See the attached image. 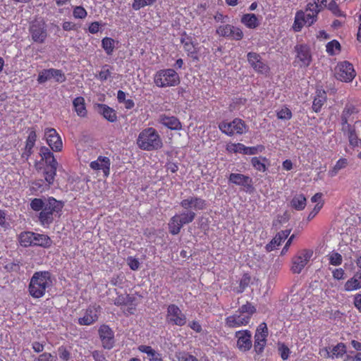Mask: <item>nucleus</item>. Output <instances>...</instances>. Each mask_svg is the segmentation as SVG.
<instances>
[{"label":"nucleus","instance_id":"obj_44","mask_svg":"<svg viewBox=\"0 0 361 361\" xmlns=\"http://www.w3.org/2000/svg\"><path fill=\"white\" fill-rule=\"evenodd\" d=\"M155 1L156 0H133L132 8L135 11H138L147 6L152 5Z\"/></svg>","mask_w":361,"mask_h":361},{"label":"nucleus","instance_id":"obj_50","mask_svg":"<svg viewBox=\"0 0 361 361\" xmlns=\"http://www.w3.org/2000/svg\"><path fill=\"white\" fill-rule=\"evenodd\" d=\"M329 263L334 266H338L342 264L343 258L341 255L338 252H332L329 256Z\"/></svg>","mask_w":361,"mask_h":361},{"label":"nucleus","instance_id":"obj_21","mask_svg":"<svg viewBox=\"0 0 361 361\" xmlns=\"http://www.w3.org/2000/svg\"><path fill=\"white\" fill-rule=\"evenodd\" d=\"M265 147L263 145H257L255 147H246L243 144L237 143L231 146L230 151L234 153H242L243 154L254 155L259 152H262Z\"/></svg>","mask_w":361,"mask_h":361},{"label":"nucleus","instance_id":"obj_7","mask_svg":"<svg viewBox=\"0 0 361 361\" xmlns=\"http://www.w3.org/2000/svg\"><path fill=\"white\" fill-rule=\"evenodd\" d=\"M153 79L154 84L161 88L174 87L180 83V77L178 73L172 68L158 71L154 74Z\"/></svg>","mask_w":361,"mask_h":361},{"label":"nucleus","instance_id":"obj_46","mask_svg":"<svg viewBox=\"0 0 361 361\" xmlns=\"http://www.w3.org/2000/svg\"><path fill=\"white\" fill-rule=\"evenodd\" d=\"M326 51L330 55H334L336 52L338 51H340L341 49V44L339 42L336 40H332L327 43L326 46Z\"/></svg>","mask_w":361,"mask_h":361},{"label":"nucleus","instance_id":"obj_14","mask_svg":"<svg viewBox=\"0 0 361 361\" xmlns=\"http://www.w3.org/2000/svg\"><path fill=\"white\" fill-rule=\"evenodd\" d=\"M237 338L236 346L240 351L245 353L250 350L252 346V333L249 330L238 331L235 334Z\"/></svg>","mask_w":361,"mask_h":361},{"label":"nucleus","instance_id":"obj_64","mask_svg":"<svg viewBox=\"0 0 361 361\" xmlns=\"http://www.w3.org/2000/svg\"><path fill=\"white\" fill-rule=\"evenodd\" d=\"M92 357L95 361H107L104 353L99 350L93 351Z\"/></svg>","mask_w":361,"mask_h":361},{"label":"nucleus","instance_id":"obj_1","mask_svg":"<svg viewBox=\"0 0 361 361\" xmlns=\"http://www.w3.org/2000/svg\"><path fill=\"white\" fill-rule=\"evenodd\" d=\"M180 205L183 212L172 216L168 224L169 231L172 235L178 234L184 225L192 223L196 217V212L206 209L207 203L202 197L192 195L183 199Z\"/></svg>","mask_w":361,"mask_h":361},{"label":"nucleus","instance_id":"obj_41","mask_svg":"<svg viewBox=\"0 0 361 361\" xmlns=\"http://www.w3.org/2000/svg\"><path fill=\"white\" fill-rule=\"evenodd\" d=\"M102 46L108 55H111L114 49V40L110 37H104L102 40Z\"/></svg>","mask_w":361,"mask_h":361},{"label":"nucleus","instance_id":"obj_56","mask_svg":"<svg viewBox=\"0 0 361 361\" xmlns=\"http://www.w3.org/2000/svg\"><path fill=\"white\" fill-rule=\"evenodd\" d=\"M347 136L348 137L349 143L351 146H358L360 140L357 137L355 130Z\"/></svg>","mask_w":361,"mask_h":361},{"label":"nucleus","instance_id":"obj_25","mask_svg":"<svg viewBox=\"0 0 361 361\" xmlns=\"http://www.w3.org/2000/svg\"><path fill=\"white\" fill-rule=\"evenodd\" d=\"M97 110L109 122L113 123L116 121L117 116L114 109L104 104H97Z\"/></svg>","mask_w":361,"mask_h":361},{"label":"nucleus","instance_id":"obj_26","mask_svg":"<svg viewBox=\"0 0 361 361\" xmlns=\"http://www.w3.org/2000/svg\"><path fill=\"white\" fill-rule=\"evenodd\" d=\"M159 122L171 130H178L182 128L180 122L175 116L161 115L159 117Z\"/></svg>","mask_w":361,"mask_h":361},{"label":"nucleus","instance_id":"obj_63","mask_svg":"<svg viewBox=\"0 0 361 361\" xmlns=\"http://www.w3.org/2000/svg\"><path fill=\"white\" fill-rule=\"evenodd\" d=\"M35 361H54V357L49 353L41 354Z\"/></svg>","mask_w":361,"mask_h":361},{"label":"nucleus","instance_id":"obj_24","mask_svg":"<svg viewBox=\"0 0 361 361\" xmlns=\"http://www.w3.org/2000/svg\"><path fill=\"white\" fill-rule=\"evenodd\" d=\"M37 140V134L35 130H31L26 140L24 151L22 153V158L27 160L33 152V147H35Z\"/></svg>","mask_w":361,"mask_h":361},{"label":"nucleus","instance_id":"obj_15","mask_svg":"<svg viewBox=\"0 0 361 361\" xmlns=\"http://www.w3.org/2000/svg\"><path fill=\"white\" fill-rule=\"evenodd\" d=\"M312 256V251L305 250L294 257L292 260L291 271L294 274H300Z\"/></svg>","mask_w":361,"mask_h":361},{"label":"nucleus","instance_id":"obj_57","mask_svg":"<svg viewBox=\"0 0 361 361\" xmlns=\"http://www.w3.org/2000/svg\"><path fill=\"white\" fill-rule=\"evenodd\" d=\"M59 357L63 361H68L70 359V353L64 347L61 346L59 348Z\"/></svg>","mask_w":361,"mask_h":361},{"label":"nucleus","instance_id":"obj_6","mask_svg":"<svg viewBox=\"0 0 361 361\" xmlns=\"http://www.w3.org/2000/svg\"><path fill=\"white\" fill-rule=\"evenodd\" d=\"M136 144L140 149L145 151L158 150L163 146L160 135L153 128L142 130L138 135Z\"/></svg>","mask_w":361,"mask_h":361},{"label":"nucleus","instance_id":"obj_3","mask_svg":"<svg viewBox=\"0 0 361 361\" xmlns=\"http://www.w3.org/2000/svg\"><path fill=\"white\" fill-rule=\"evenodd\" d=\"M53 286L51 274L47 271H36L33 274L28 285L29 294L33 298H42L47 290Z\"/></svg>","mask_w":361,"mask_h":361},{"label":"nucleus","instance_id":"obj_59","mask_svg":"<svg viewBox=\"0 0 361 361\" xmlns=\"http://www.w3.org/2000/svg\"><path fill=\"white\" fill-rule=\"evenodd\" d=\"M334 279L341 280L345 278V271L342 268L336 269L332 271Z\"/></svg>","mask_w":361,"mask_h":361},{"label":"nucleus","instance_id":"obj_33","mask_svg":"<svg viewBox=\"0 0 361 361\" xmlns=\"http://www.w3.org/2000/svg\"><path fill=\"white\" fill-rule=\"evenodd\" d=\"M306 198L302 194L294 196L290 201V206L296 210H302L306 206Z\"/></svg>","mask_w":361,"mask_h":361},{"label":"nucleus","instance_id":"obj_61","mask_svg":"<svg viewBox=\"0 0 361 361\" xmlns=\"http://www.w3.org/2000/svg\"><path fill=\"white\" fill-rule=\"evenodd\" d=\"M279 351L281 357L283 360H286L288 358L290 354V349L287 346H286L285 345H282L279 348Z\"/></svg>","mask_w":361,"mask_h":361},{"label":"nucleus","instance_id":"obj_17","mask_svg":"<svg viewBox=\"0 0 361 361\" xmlns=\"http://www.w3.org/2000/svg\"><path fill=\"white\" fill-rule=\"evenodd\" d=\"M98 333L102 346L105 349H111L115 343L114 333L112 329L108 325L103 324L100 326Z\"/></svg>","mask_w":361,"mask_h":361},{"label":"nucleus","instance_id":"obj_58","mask_svg":"<svg viewBox=\"0 0 361 361\" xmlns=\"http://www.w3.org/2000/svg\"><path fill=\"white\" fill-rule=\"evenodd\" d=\"M128 264L130 267V268L134 271L137 270L140 267L139 261L137 259L133 258L132 257L128 258Z\"/></svg>","mask_w":361,"mask_h":361},{"label":"nucleus","instance_id":"obj_55","mask_svg":"<svg viewBox=\"0 0 361 361\" xmlns=\"http://www.w3.org/2000/svg\"><path fill=\"white\" fill-rule=\"evenodd\" d=\"M357 112V111L356 108L353 105L350 104V105L345 106V107L344 108V109L342 112V115L345 116V117H348V118L349 119L350 116L351 115H353V114H355Z\"/></svg>","mask_w":361,"mask_h":361},{"label":"nucleus","instance_id":"obj_28","mask_svg":"<svg viewBox=\"0 0 361 361\" xmlns=\"http://www.w3.org/2000/svg\"><path fill=\"white\" fill-rule=\"evenodd\" d=\"M326 101V93L323 90H317L316 91V96L312 103V110L318 113L320 111L322 106Z\"/></svg>","mask_w":361,"mask_h":361},{"label":"nucleus","instance_id":"obj_62","mask_svg":"<svg viewBox=\"0 0 361 361\" xmlns=\"http://www.w3.org/2000/svg\"><path fill=\"white\" fill-rule=\"evenodd\" d=\"M323 207V203H318L317 204L314 209H312V212H310V213L309 214L308 216H307V219L309 220H311L317 214L318 212L320 211V209H322V207Z\"/></svg>","mask_w":361,"mask_h":361},{"label":"nucleus","instance_id":"obj_54","mask_svg":"<svg viewBox=\"0 0 361 361\" xmlns=\"http://www.w3.org/2000/svg\"><path fill=\"white\" fill-rule=\"evenodd\" d=\"M39 155L42 157V160L47 159L54 156V154L47 147H42L39 150Z\"/></svg>","mask_w":361,"mask_h":361},{"label":"nucleus","instance_id":"obj_23","mask_svg":"<svg viewBox=\"0 0 361 361\" xmlns=\"http://www.w3.org/2000/svg\"><path fill=\"white\" fill-rule=\"evenodd\" d=\"M297 51V59L300 62L301 67L308 66L312 61V56L309 48L305 45L295 47Z\"/></svg>","mask_w":361,"mask_h":361},{"label":"nucleus","instance_id":"obj_45","mask_svg":"<svg viewBox=\"0 0 361 361\" xmlns=\"http://www.w3.org/2000/svg\"><path fill=\"white\" fill-rule=\"evenodd\" d=\"M32 185L33 190H35L36 191H39L41 192L49 190L50 188V186H47V182L44 183V181L42 179H39V180H36L33 181L32 183Z\"/></svg>","mask_w":361,"mask_h":361},{"label":"nucleus","instance_id":"obj_10","mask_svg":"<svg viewBox=\"0 0 361 361\" xmlns=\"http://www.w3.org/2000/svg\"><path fill=\"white\" fill-rule=\"evenodd\" d=\"M356 73L352 63L344 61L338 63L335 68V76L342 82H351L355 77Z\"/></svg>","mask_w":361,"mask_h":361},{"label":"nucleus","instance_id":"obj_39","mask_svg":"<svg viewBox=\"0 0 361 361\" xmlns=\"http://www.w3.org/2000/svg\"><path fill=\"white\" fill-rule=\"evenodd\" d=\"M348 164V159L345 158L339 159L334 166L329 171V175L331 177H334L337 175L338 171L343 169H345Z\"/></svg>","mask_w":361,"mask_h":361},{"label":"nucleus","instance_id":"obj_60","mask_svg":"<svg viewBox=\"0 0 361 361\" xmlns=\"http://www.w3.org/2000/svg\"><path fill=\"white\" fill-rule=\"evenodd\" d=\"M45 161L44 168H55L58 167L59 163L55 159L54 156L44 160Z\"/></svg>","mask_w":361,"mask_h":361},{"label":"nucleus","instance_id":"obj_42","mask_svg":"<svg viewBox=\"0 0 361 361\" xmlns=\"http://www.w3.org/2000/svg\"><path fill=\"white\" fill-rule=\"evenodd\" d=\"M87 16V11L81 6L73 7V16L75 19H85Z\"/></svg>","mask_w":361,"mask_h":361},{"label":"nucleus","instance_id":"obj_8","mask_svg":"<svg viewBox=\"0 0 361 361\" xmlns=\"http://www.w3.org/2000/svg\"><path fill=\"white\" fill-rule=\"evenodd\" d=\"M219 130L228 136H233L235 134L242 135L247 132V126L240 118H234L231 122L223 121L219 124Z\"/></svg>","mask_w":361,"mask_h":361},{"label":"nucleus","instance_id":"obj_5","mask_svg":"<svg viewBox=\"0 0 361 361\" xmlns=\"http://www.w3.org/2000/svg\"><path fill=\"white\" fill-rule=\"evenodd\" d=\"M256 308L251 303L243 305L233 314L225 319L226 326L231 329L246 326L249 324Z\"/></svg>","mask_w":361,"mask_h":361},{"label":"nucleus","instance_id":"obj_9","mask_svg":"<svg viewBox=\"0 0 361 361\" xmlns=\"http://www.w3.org/2000/svg\"><path fill=\"white\" fill-rule=\"evenodd\" d=\"M32 39L38 44H42L47 37V26L44 20L32 21L29 27Z\"/></svg>","mask_w":361,"mask_h":361},{"label":"nucleus","instance_id":"obj_13","mask_svg":"<svg viewBox=\"0 0 361 361\" xmlns=\"http://www.w3.org/2000/svg\"><path fill=\"white\" fill-rule=\"evenodd\" d=\"M51 78H54L56 82L59 83L63 82L66 80V77L61 70L49 68L44 69L39 73L37 82L39 84H42Z\"/></svg>","mask_w":361,"mask_h":361},{"label":"nucleus","instance_id":"obj_18","mask_svg":"<svg viewBox=\"0 0 361 361\" xmlns=\"http://www.w3.org/2000/svg\"><path fill=\"white\" fill-rule=\"evenodd\" d=\"M228 182L243 187L247 192H251L254 189L252 179L242 173H231L228 176Z\"/></svg>","mask_w":361,"mask_h":361},{"label":"nucleus","instance_id":"obj_47","mask_svg":"<svg viewBox=\"0 0 361 361\" xmlns=\"http://www.w3.org/2000/svg\"><path fill=\"white\" fill-rule=\"evenodd\" d=\"M133 298L128 295H119L114 300V304L117 306L125 305L132 302Z\"/></svg>","mask_w":361,"mask_h":361},{"label":"nucleus","instance_id":"obj_19","mask_svg":"<svg viewBox=\"0 0 361 361\" xmlns=\"http://www.w3.org/2000/svg\"><path fill=\"white\" fill-rule=\"evenodd\" d=\"M99 306L92 305L87 308L82 317L78 318V323L81 326H89L98 320Z\"/></svg>","mask_w":361,"mask_h":361},{"label":"nucleus","instance_id":"obj_32","mask_svg":"<svg viewBox=\"0 0 361 361\" xmlns=\"http://www.w3.org/2000/svg\"><path fill=\"white\" fill-rule=\"evenodd\" d=\"M347 352L346 345L343 343H338L331 348V360L341 358Z\"/></svg>","mask_w":361,"mask_h":361},{"label":"nucleus","instance_id":"obj_11","mask_svg":"<svg viewBox=\"0 0 361 361\" xmlns=\"http://www.w3.org/2000/svg\"><path fill=\"white\" fill-rule=\"evenodd\" d=\"M166 322L172 325L182 326L186 324L187 317L176 305L171 304L167 308Z\"/></svg>","mask_w":361,"mask_h":361},{"label":"nucleus","instance_id":"obj_38","mask_svg":"<svg viewBox=\"0 0 361 361\" xmlns=\"http://www.w3.org/2000/svg\"><path fill=\"white\" fill-rule=\"evenodd\" d=\"M268 328L265 322H262L257 328L255 334V340L267 341Z\"/></svg>","mask_w":361,"mask_h":361},{"label":"nucleus","instance_id":"obj_53","mask_svg":"<svg viewBox=\"0 0 361 361\" xmlns=\"http://www.w3.org/2000/svg\"><path fill=\"white\" fill-rule=\"evenodd\" d=\"M267 344V341L255 340L254 341V349L257 354H261Z\"/></svg>","mask_w":361,"mask_h":361},{"label":"nucleus","instance_id":"obj_20","mask_svg":"<svg viewBox=\"0 0 361 361\" xmlns=\"http://www.w3.org/2000/svg\"><path fill=\"white\" fill-rule=\"evenodd\" d=\"M247 57L248 63L255 71L262 74H266L269 72V66L262 61L259 54L249 52L247 54Z\"/></svg>","mask_w":361,"mask_h":361},{"label":"nucleus","instance_id":"obj_12","mask_svg":"<svg viewBox=\"0 0 361 361\" xmlns=\"http://www.w3.org/2000/svg\"><path fill=\"white\" fill-rule=\"evenodd\" d=\"M217 35L232 40H240L243 37V31L238 27L230 24L219 25L216 30Z\"/></svg>","mask_w":361,"mask_h":361},{"label":"nucleus","instance_id":"obj_40","mask_svg":"<svg viewBox=\"0 0 361 361\" xmlns=\"http://www.w3.org/2000/svg\"><path fill=\"white\" fill-rule=\"evenodd\" d=\"M180 42L183 45L185 51L188 54V55H191L192 56L193 54H196L195 45L193 44L190 37H186L182 38Z\"/></svg>","mask_w":361,"mask_h":361},{"label":"nucleus","instance_id":"obj_49","mask_svg":"<svg viewBox=\"0 0 361 361\" xmlns=\"http://www.w3.org/2000/svg\"><path fill=\"white\" fill-rule=\"evenodd\" d=\"M111 74V68L109 65H104L102 66L101 71H99L97 78L101 81H105L110 78Z\"/></svg>","mask_w":361,"mask_h":361},{"label":"nucleus","instance_id":"obj_27","mask_svg":"<svg viewBox=\"0 0 361 361\" xmlns=\"http://www.w3.org/2000/svg\"><path fill=\"white\" fill-rule=\"evenodd\" d=\"M361 288V271L356 272L344 285V290L348 292Z\"/></svg>","mask_w":361,"mask_h":361},{"label":"nucleus","instance_id":"obj_43","mask_svg":"<svg viewBox=\"0 0 361 361\" xmlns=\"http://www.w3.org/2000/svg\"><path fill=\"white\" fill-rule=\"evenodd\" d=\"M175 357L178 361H199L196 357L183 351L176 352Z\"/></svg>","mask_w":361,"mask_h":361},{"label":"nucleus","instance_id":"obj_16","mask_svg":"<svg viewBox=\"0 0 361 361\" xmlns=\"http://www.w3.org/2000/svg\"><path fill=\"white\" fill-rule=\"evenodd\" d=\"M44 138L47 145L53 151L60 152L63 148L61 137L54 128H47L44 130Z\"/></svg>","mask_w":361,"mask_h":361},{"label":"nucleus","instance_id":"obj_30","mask_svg":"<svg viewBox=\"0 0 361 361\" xmlns=\"http://www.w3.org/2000/svg\"><path fill=\"white\" fill-rule=\"evenodd\" d=\"M52 241L50 238L44 234H39L34 233L33 246H41L43 247H49Z\"/></svg>","mask_w":361,"mask_h":361},{"label":"nucleus","instance_id":"obj_51","mask_svg":"<svg viewBox=\"0 0 361 361\" xmlns=\"http://www.w3.org/2000/svg\"><path fill=\"white\" fill-rule=\"evenodd\" d=\"M277 118L281 120H290L292 117L291 111L287 108H283L276 113Z\"/></svg>","mask_w":361,"mask_h":361},{"label":"nucleus","instance_id":"obj_37","mask_svg":"<svg viewBox=\"0 0 361 361\" xmlns=\"http://www.w3.org/2000/svg\"><path fill=\"white\" fill-rule=\"evenodd\" d=\"M34 233L30 231L22 232L19 235L20 244L23 247L32 246Z\"/></svg>","mask_w":361,"mask_h":361},{"label":"nucleus","instance_id":"obj_4","mask_svg":"<svg viewBox=\"0 0 361 361\" xmlns=\"http://www.w3.org/2000/svg\"><path fill=\"white\" fill-rule=\"evenodd\" d=\"M322 8L314 1L307 4L305 11L296 12L293 28L295 32H300L304 25L310 26L317 20V16Z\"/></svg>","mask_w":361,"mask_h":361},{"label":"nucleus","instance_id":"obj_34","mask_svg":"<svg viewBox=\"0 0 361 361\" xmlns=\"http://www.w3.org/2000/svg\"><path fill=\"white\" fill-rule=\"evenodd\" d=\"M241 22L249 28H255L259 25L258 19L254 13L243 15Z\"/></svg>","mask_w":361,"mask_h":361},{"label":"nucleus","instance_id":"obj_48","mask_svg":"<svg viewBox=\"0 0 361 361\" xmlns=\"http://www.w3.org/2000/svg\"><path fill=\"white\" fill-rule=\"evenodd\" d=\"M327 8L336 16H345L344 13L339 9L338 5L335 0H331L329 3V4L327 5Z\"/></svg>","mask_w":361,"mask_h":361},{"label":"nucleus","instance_id":"obj_2","mask_svg":"<svg viewBox=\"0 0 361 361\" xmlns=\"http://www.w3.org/2000/svg\"><path fill=\"white\" fill-rule=\"evenodd\" d=\"M30 208L35 212H39L38 220L40 224L48 228L54 219V215L59 213L63 207L61 201L56 200L53 197L48 198H34L30 203Z\"/></svg>","mask_w":361,"mask_h":361},{"label":"nucleus","instance_id":"obj_36","mask_svg":"<svg viewBox=\"0 0 361 361\" xmlns=\"http://www.w3.org/2000/svg\"><path fill=\"white\" fill-rule=\"evenodd\" d=\"M57 167L55 168H44L43 176L44 181L47 183V186H51L54 184L55 177L56 176Z\"/></svg>","mask_w":361,"mask_h":361},{"label":"nucleus","instance_id":"obj_35","mask_svg":"<svg viewBox=\"0 0 361 361\" xmlns=\"http://www.w3.org/2000/svg\"><path fill=\"white\" fill-rule=\"evenodd\" d=\"M267 161L268 159L266 157H254L251 159V164L257 171L264 172L267 169L264 162Z\"/></svg>","mask_w":361,"mask_h":361},{"label":"nucleus","instance_id":"obj_22","mask_svg":"<svg viewBox=\"0 0 361 361\" xmlns=\"http://www.w3.org/2000/svg\"><path fill=\"white\" fill-rule=\"evenodd\" d=\"M111 161L109 157L99 156L97 160L90 163V166L93 170H102L104 176L108 177L110 173Z\"/></svg>","mask_w":361,"mask_h":361},{"label":"nucleus","instance_id":"obj_52","mask_svg":"<svg viewBox=\"0 0 361 361\" xmlns=\"http://www.w3.org/2000/svg\"><path fill=\"white\" fill-rule=\"evenodd\" d=\"M290 233V229H286V230L281 231L279 232L274 238V243H277L278 245H280L281 243L288 238Z\"/></svg>","mask_w":361,"mask_h":361},{"label":"nucleus","instance_id":"obj_31","mask_svg":"<svg viewBox=\"0 0 361 361\" xmlns=\"http://www.w3.org/2000/svg\"><path fill=\"white\" fill-rule=\"evenodd\" d=\"M74 109L78 116L85 117L87 115L85 99L82 97H78L73 102Z\"/></svg>","mask_w":361,"mask_h":361},{"label":"nucleus","instance_id":"obj_29","mask_svg":"<svg viewBox=\"0 0 361 361\" xmlns=\"http://www.w3.org/2000/svg\"><path fill=\"white\" fill-rule=\"evenodd\" d=\"M138 350L147 354L149 361H163L161 355L149 345H141L138 347Z\"/></svg>","mask_w":361,"mask_h":361}]
</instances>
